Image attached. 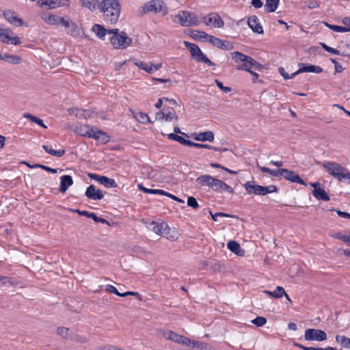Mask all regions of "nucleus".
<instances>
[{
	"instance_id": "nucleus-1",
	"label": "nucleus",
	"mask_w": 350,
	"mask_h": 350,
	"mask_svg": "<svg viewBox=\"0 0 350 350\" xmlns=\"http://www.w3.org/2000/svg\"><path fill=\"white\" fill-rule=\"evenodd\" d=\"M103 19L110 25L116 24L120 14L121 5L118 0H103L99 5Z\"/></svg>"
},
{
	"instance_id": "nucleus-2",
	"label": "nucleus",
	"mask_w": 350,
	"mask_h": 350,
	"mask_svg": "<svg viewBox=\"0 0 350 350\" xmlns=\"http://www.w3.org/2000/svg\"><path fill=\"white\" fill-rule=\"evenodd\" d=\"M231 57L235 63H241L237 66V70H238L250 71V69H253L257 71H262L264 68L262 65L259 64L252 57L241 52H232L231 53Z\"/></svg>"
},
{
	"instance_id": "nucleus-3",
	"label": "nucleus",
	"mask_w": 350,
	"mask_h": 350,
	"mask_svg": "<svg viewBox=\"0 0 350 350\" xmlns=\"http://www.w3.org/2000/svg\"><path fill=\"white\" fill-rule=\"evenodd\" d=\"M257 167L262 172L265 173H268L273 176L278 177L279 176H282L286 180L291 182L299 183L302 185H306L305 181L300 178L299 174L292 170L285 168H279L278 170H271L267 167L260 166V165H256Z\"/></svg>"
},
{
	"instance_id": "nucleus-4",
	"label": "nucleus",
	"mask_w": 350,
	"mask_h": 350,
	"mask_svg": "<svg viewBox=\"0 0 350 350\" xmlns=\"http://www.w3.org/2000/svg\"><path fill=\"white\" fill-rule=\"evenodd\" d=\"M75 132L83 137L100 140L104 144H106L109 141V137L106 133L100 129L94 130L92 127L87 124L76 125Z\"/></svg>"
},
{
	"instance_id": "nucleus-5",
	"label": "nucleus",
	"mask_w": 350,
	"mask_h": 350,
	"mask_svg": "<svg viewBox=\"0 0 350 350\" xmlns=\"http://www.w3.org/2000/svg\"><path fill=\"white\" fill-rule=\"evenodd\" d=\"M323 167L326 172L339 181L348 180L350 183V172L347 168L335 161H325Z\"/></svg>"
},
{
	"instance_id": "nucleus-6",
	"label": "nucleus",
	"mask_w": 350,
	"mask_h": 350,
	"mask_svg": "<svg viewBox=\"0 0 350 350\" xmlns=\"http://www.w3.org/2000/svg\"><path fill=\"white\" fill-rule=\"evenodd\" d=\"M109 34H111L109 40L114 49H124L132 44V39L127 36L126 32H120L119 29H111L109 31Z\"/></svg>"
},
{
	"instance_id": "nucleus-7",
	"label": "nucleus",
	"mask_w": 350,
	"mask_h": 350,
	"mask_svg": "<svg viewBox=\"0 0 350 350\" xmlns=\"http://www.w3.org/2000/svg\"><path fill=\"white\" fill-rule=\"evenodd\" d=\"M150 228L157 234L165 237L169 240L177 239V232L175 228H170L168 224L164 221L161 223L152 221L150 224Z\"/></svg>"
},
{
	"instance_id": "nucleus-8",
	"label": "nucleus",
	"mask_w": 350,
	"mask_h": 350,
	"mask_svg": "<svg viewBox=\"0 0 350 350\" xmlns=\"http://www.w3.org/2000/svg\"><path fill=\"white\" fill-rule=\"evenodd\" d=\"M304 338L306 340L323 341L327 340V334L321 329L309 328L305 331Z\"/></svg>"
},
{
	"instance_id": "nucleus-9",
	"label": "nucleus",
	"mask_w": 350,
	"mask_h": 350,
	"mask_svg": "<svg viewBox=\"0 0 350 350\" xmlns=\"http://www.w3.org/2000/svg\"><path fill=\"white\" fill-rule=\"evenodd\" d=\"M144 12H161L163 10L167 11L165 3L161 0H151L145 3L143 6Z\"/></svg>"
},
{
	"instance_id": "nucleus-10",
	"label": "nucleus",
	"mask_w": 350,
	"mask_h": 350,
	"mask_svg": "<svg viewBox=\"0 0 350 350\" xmlns=\"http://www.w3.org/2000/svg\"><path fill=\"white\" fill-rule=\"evenodd\" d=\"M243 187L250 195L265 196V186L256 185L254 180L246 182Z\"/></svg>"
},
{
	"instance_id": "nucleus-11",
	"label": "nucleus",
	"mask_w": 350,
	"mask_h": 350,
	"mask_svg": "<svg viewBox=\"0 0 350 350\" xmlns=\"http://www.w3.org/2000/svg\"><path fill=\"white\" fill-rule=\"evenodd\" d=\"M203 22L206 25H211L214 28H222L224 26V22L217 13H211L208 14V17H203Z\"/></svg>"
},
{
	"instance_id": "nucleus-12",
	"label": "nucleus",
	"mask_w": 350,
	"mask_h": 350,
	"mask_svg": "<svg viewBox=\"0 0 350 350\" xmlns=\"http://www.w3.org/2000/svg\"><path fill=\"white\" fill-rule=\"evenodd\" d=\"M4 18L11 25L15 27H21L23 25V21L18 18L16 13L12 10H5L3 12Z\"/></svg>"
},
{
	"instance_id": "nucleus-13",
	"label": "nucleus",
	"mask_w": 350,
	"mask_h": 350,
	"mask_svg": "<svg viewBox=\"0 0 350 350\" xmlns=\"http://www.w3.org/2000/svg\"><path fill=\"white\" fill-rule=\"evenodd\" d=\"M310 185L312 187H314L312 195L316 199L325 202H327L330 200L329 195L327 193L324 189L321 187L319 183H312Z\"/></svg>"
},
{
	"instance_id": "nucleus-14",
	"label": "nucleus",
	"mask_w": 350,
	"mask_h": 350,
	"mask_svg": "<svg viewBox=\"0 0 350 350\" xmlns=\"http://www.w3.org/2000/svg\"><path fill=\"white\" fill-rule=\"evenodd\" d=\"M209 43L212 44L213 46L224 51H230L234 48L233 44L230 41L224 40L215 36L209 38Z\"/></svg>"
},
{
	"instance_id": "nucleus-15",
	"label": "nucleus",
	"mask_w": 350,
	"mask_h": 350,
	"mask_svg": "<svg viewBox=\"0 0 350 350\" xmlns=\"http://www.w3.org/2000/svg\"><path fill=\"white\" fill-rule=\"evenodd\" d=\"M213 183L212 189L217 193H221L223 191L230 193H234L233 189L220 179L215 178Z\"/></svg>"
},
{
	"instance_id": "nucleus-16",
	"label": "nucleus",
	"mask_w": 350,
	"mask_h": 350,
	"mask_svg": "<svg viewBox=\"0 0 350 350\" xmlns=\"http://www.w3.org/2000/svg\"><path fill=\"white\" fill-rule=\"evenodd\" d=\"M41 6H46L49 9H55L63 6H69V0H42Z\"/></svg>"
},
{
	"instance_id": "nucleus-17",
	"label": "nucleus",
	"mask_w": 350,
	"mask_h": 350,
	"mask_svg": "<svg viewBox=\"0 0 350 350\" xmlns=\"http://www.w3.org/2000/svg\"><path fill=\"white\" fill-rule=\"evenodd\" d=\"M85 195L89 199L94 200H100L104 197L103 191L100 189H96V187L94 185H90L88 187Z\"/></svg>"
},
{
	"instance_id": "nucleus-18",
	"label": "nucleus",
	"mask_w": 350,
	"mask_h": 350,
	"mask_svg": "<svg viewBox=\"0 0 350 350\" xmlns=\"http://www.w3.org/2000/svg\"><path fill=\"white\" fill-rule=\"evenodd\" d=\"M62 26L67 28V33L73 37H77L80 35V29L77 25L70 20L62 21Z\"/></svg>"
},
{
	"instance_id": "nucleus-19",
	"label": "nucleus",
	"mask_w": 350,
	"mask_h": 350,
	"mask_svg": "<svg viewBox=\"0 0 350 350\" xmlns=\"http://www.w3.org/2000/svg\"><path fill=\"white\" fill-rule=\"evenodd\" d=\"M247 25L254 32L259 34L263 33L262 27L258 22V18L256 15H252L248 18Z\"/></svg>"
},
{
	"instance_id": "nucleus-20",
	"label": "nucleus",
	"mask_w": 350,
	"mask_h": 350,
	"mask_svg": "<svg viewBox=\"0 0 350 350\" xmlns=\"http://www.w3.org/2000/svg\"><path fill=\"white\" fill-rule=\"evenodd\" d=\"M214 178H215L211 175L204 174L198 177L196 180V182L197 185L200 187H207L209 189H212Z\"/></svg>"
},
{
	"instance_id": "nucleus-21",
	"label": "nucleus",
	"mask_w": 350,
	"mask_h": 350,
	"mask_svg": "<svg viewBox=\"0 0 350 350\" xmlns=\"http://www.w3.org/2000/svg\"><path fill=\"white\" fill-rule=\"evenodd\" d=\"M323 68L319 66L300 64L298 72H314V73H321Z\"/></svg>"
},
{
	"instance_id": "nucleus-22",
	"label": "nucleus",
	"mask_w": 350,
	"mask_h": 350,
	"mask_svg": "<svg viewBox=\"0 0 350 350\" xmlns=\"http://www.w3.org/2000/svg\"><path fill=\"white\" fill-rule=\"evenodd\" d=\"M73 184V180L70 175H63L60 177V187L59 191L65 193L69 187Z\"/></svg>"
},
{
	"instance_id": "nucleus-23",
	"label": "nucleus",
	"mask_w": 350,
	"mask_h": 350,
	"mask_svg": "<svg viewBox=\"0 0 350 350\" xmlns=\"http://www.w3.org/2000/svg\"><path fill=\"white\" fill-rule=\"evenodd\" d=\"M109 30L110 29H107L103 25L100 24H94L92 28V31L102 40H105V36L107 33H109Z\"/></svg>"
},
{
	"instance_id": "nucleus-24",
	"label": "nucleus",
	"mask_w": 350,
	"mask_h": 350,
	"mask_svg": "<svg viewBox=\"0 0 350 350\" xmlns=\"http://www.w3.org/2000/svg\"><path fill=\"white\" fill-rule=\"evenodd\" d=\"M227 247L234 254L243 256L245 251L241 248L240 245L235 241H230L227 243Z\"/></svg>"
},
{
	"instance_id": "nucleus-25",
	"label": "nucleus",
	"mask_w": 350,
	"mask_h": 350,
	"mask_svg": "<svg viewBox=\"0 0 350 350\" xmlns=\"http://www.w3.org/2000/svg\"><path fill=\"white\" fill-rule=\"evenodd\" d=\"M179 23L183 27H189V19L191 17V12L188 11H181L177 14Z\"/></svg>"
},
{
	"instance_id": "nucleus-26",
	"label": "nucleus",
	"mask_w": 350,
	"mask_h": 350,
	"mask_svg": "<svg viewBox=\"0 0 350 350\" xmlns=\"http://www.w3.org/2000/svg\"><path fill=\"white\" fill-rule=\"evenodd\" d=\"M194 139L196 141L212 142L214 140V134L212 131H208L198 133Z\"/></svg>"
},
{
	"instance_id": "nucleus-27",
	"label": "nucleus",
	"mask_w": 350,
	"mask_h": 350,
	"mask_svg": "<svg viewBox=\"0 0 350 350\" xmlns=\"http://www.w3.org/2000/svg\"><path fill=\"white\" fill-rule=\"evenodd\" d=\"M280 0H266L265 9L267 12H275L279 5Z\"/></svg>"
},
{
	"instance_id": "nucleus-28",
	"label": "nucleus",
	"mask_w": 350,
	"mask_h": 350,
	"mask_svg": "<svg viewBox=\"0 0 350 350\" xmlns=\"http://www.w3.org/2000/svg\"><path fill=\"white\" fill-rule=\"evenodd\" d=\"M184 45L189 50L191 55L194 59L198 53L201 51V49L199 48V46L193 43L189 42L187 41H184Z\"/></svg>"
},
{
	"instance_id": "nucleus-29",
	"label": "nucleus",
	"mask_w": 350,
	"mask_h": 350,
	"mask_svg": "<svg viewBox=\"0 0 350 350\" xmlns=\"http://www.w3.org/2000/svg\"><path fill=\"white\" fill-rule=\"evenodd\" d=\"M81 4L83 7L89 9L91 11L96 10L97 7L99 8V2L98 0H81Z\"/></svg>"
},
{
	"instance_id": "nucleus-30",
	"label": "nucleus",
	"mask_w": 350,
	"mask_h": 350,
	"mask_svg": "<svg viewBox=\"0 0 350 350\" xmlns=\"http://www.w3.org/2000/svg\"><path fill=\"white\" fill-rule=\"evenodd\" d=\"M167 138L169 139L177 142L180 143L182 145H185V146H189V144H190V142H191L190 140L185 139L182 136H180V135H178L177 134H175V133H170V134H168L167 135Z\"/></svg>"
},
{
	"instance_id": "nucleus-31",
	"label": "nucleus",
	"mask_w": 350,
	"mask_h": 350,
	"mask_svg": "<svg viewBox=\"0 0 350 350\" xmlns=\"http://www.w3.org/2000/svg\"><path fill=\"white\" fill-rule=\"evenodd\" d=\"M42 148L49 154L57 157H61L65 154V150H54L48 145H43Z\"/></svg>"
},
{
	"instance_id": "nucleus-32",
	"label": "nucleus",
	"mask_w": 350,
	"mask_h": 350,
	"mask_svg": "<svg viewBox=\"0 0 350 350\" xmlns=\"http://www.w3.org/2000/svg\"><path fill=\"white\" fill-rule=\"evenodd\" d=\"M13 31L10 28L0 27V40L3 42H8L10 35H13Z\"/></svg>"
},
{
	"instance_id": "nucleus-33",
	"label": "nucleus",
	"mask_w": 350,
	"mask_h": 350,
	"mask_svg": "<svg viewBox=\"0 0 350 350\" xmlns=\"http://www.w3.org/2000/svg\"><path fill=\"white\" fill-rule=\"evenodd\" d=\"M99 183L107 188H115L117 187V183L113 179L108 178L105 176H102Z\"/></svg>"
},
{
	"instance_id": "nucleus-34",
	"label": "nucleus",
	"mask_w": 350,
	"mask_h": 350,
	"mask_svg": "<svg viewBox=\"0 0 350 350\" xmlns=\"http://www.w3.org/2000/svg\"><path fill=\"white\" fill-rule=\"evenodd\" d=\"M194 59L196 62L204 63L209 66L215 65V64L212 62L202 51L198 53Z\"/></svg>"
},
{
	"instance_id": "nucleus-35",
	"label": "nucleus",
	"mask_w": 350,
	"mask_h": 350,
	"mask_svg": "<svg viewBox=\"0 0 350 350\" xmlns=\"http://www.w3.org/2000/svg\"><path fill=\"white\" fill-rule=\"evenodd\" d=\"M163 336L169 340L178 342V340L181 338V335L176 334L171 330H165L163 333Z\"/></svg>"
},
{
	"instance_id": "nucleus-36",
	"label": "nucleus",
	"mask_w": 350,
	"mask_h": 350,
	"mask_svg": "<svg viewBox=\"0 0 350 350\" xmlns=\"http://www.w3.org/2000/svg\"><path fill=\"white\" fill-rule=\"evenodd\" d=\"M134 64L139 68L145 70L148 73H151V66H150V62H146L139 59H135Z\"/></svg>"
},
{
	"instance_id": "nucleus-37",
	"label": "nucleus",
	"mask_w": 350,
	"mask_h": 350,
	"mask_svg": "<svg viewBox=\"0 0 350 350\" xmlns=\"http://www.w3.org/2000/svg\"><path fill=\"white\" fill-rule=\"evenodd\" d=\"M21 58L16 55L4 54L3 61L12 64H18L21 62Z\"/></svg>"
},
{
	"instance_id": "nucleus-38",
	"label": "nucleus",
	"mask_w": 350,
	"mask_h": 350,
	"mask_svg": "<svg viewBox=\"0 0 350 350\" xmlns=\"http://www.w3.org/2000/svg\"><path fill=\"white\" fill-rule=\"evenodd\" d=\"M62 21H65V18L51 14V15L48 16L46 23L53 25H57L59 24L62 25Z\"/></svg>"
},
{
	"instance_id": "nucleus-39",
	"label": "nucleus",
	"mask_w": 350,
	"mask_h": 350,
	"mask_svg": "<svg viewBox=\"0 0 350 350\" xmlns=\"http://www.w3.org/2000/svg\"><path fill=\"white\" fill-rule=\"evenodd\" d=\"M136 120L141 124H147L152 122L150 120L148 115L143 112H137L135 116Z\"/></svg>"
},
{
	"instance_id": "nucleus-40",
	"label": "nucleus",
	"mask_w": 350,
	"mask_h": 350,
	"mask_svg": "<svg viewBox=\"0 0 350 350\" xmlns=\"http://www.w3.org/2000/svg\"><path fill=\"white\" fill-rule=\"evenodd\" d=\"M23 116L25 118L29 120L31 122H34L43 128H46V126L44 124L43 120H41L40 118L34 116L30 113H25Z\"/></svg>"
},
{
	"instance_id": "nucleus-41",
	"label": "nucleus",
	"mask_w": 350,
	"mask_h": 350,
	"mask_svg": "<svg viewBox=\"0 0 350 350\" xmlns=\"http://www.w3.org/2000/svg\"><path fill=\"white\" fill-rule=\"evenodd\" d=\"M189 146L195 147V148H206V149L213 150H219V148H216L215 147L212 146L208 144H198V143L193 142L191 141L190 142Z\"/></svg>"
},
{
	"instance_id": "nucleus-42",
	"label": "nucleus",
	"mask_w": 350,
	"mask_h": 350,
	"mask_svg": "<svg viewBox=\"0 0 350 350\" xmlns=\"http://www.w3.org/2000/svg\"><path fill=\"white\" fill-rule=\"evenodd\" d=\"M165 118L164 120L167 122L172 121V120H178V118L174 110L172 109L171 110L167 111L164 112Z\"/></svg>"
},
{
	"instance_id": "nucleus-43",
	"label": "nucleus",
	"mask_w": 350,
	"mask_h": 350,
	"mask_svg": "<svg viewBox=\"0 0 350 350\" xmlns=\"http://www.w3.org/2000/svg\"><path fill=\"white\" fill-rule=\"evenodd\" d=\"M252 323L257 327H262L267 323V319L263 317H257L252 321Z\"/></svg>"
},
{
	"instance_id": "nucleus-44",
	"label": "nucleus",
	"mask_w": 350,
	"mask_h": 350,
	"mask_svg": "<svg viewBox=\"0 0 350 350\" xmlns=\"http://www.w3.org/2000/svg\"><path fill=\"white\" fill-rule=\"evenodd\" d=\"M57 332L59 335L64 338H68L70 336V329L67 327H58L57 329Z\"/></svg>"
},
{
	"instance_id": "nucleus-45",
	"label": "nucleus",
	"mask_w": 350,
	"mask_h": 350,
	"mask_svg": "<svg viewBox=\"0 0 350 350\" xmlns=\"http://www.w3.org/2000/svg\"><path fill=\"white\" fill-rule=\"evenodd\" d=\"M209 213L211 215L213 220H214L215 221H217V217H234V215H230L228 213H221V212H217V213H215V214H213L211 211H209Z\"/></svg>"
},
{
	"instance_id": "nucleus-46",
	"label": "nucleus",
	"mask_w": 350,
	"mask_h": 350,
	"mask_svg": "<svg viewBox=\"0 0 350 350\" xmlns=\"http://www.w3.org/2000/svg\"><path fill=\"white\" fill-rule=\"evenodd\" d=\"M322 48L329 52V53H333V54H335V55H340V51H338V49H334L331 46H327L326 44L323 43V42H321L320 43Z\"/></svg>"
},
{
	"instance_id": "nucleus-47",
	"label": "nucleus",
	"mask_w": 350,
	"mask_h": 350,
	"mask_svg": "<svg viewBox=\"0 0 350 350\" xmlns=\"http://www.w3.org/2000/svg\"><path fill=\"white\" fill-rule=\"evenodd\" d=\"M284 294H285L284 288L281 286H277L276 288L273 291V297L277 299L281 298Z\"/></svg>"
},
{
	"instance_id": "nucleus-48",
	"label": "nucleus",
	"mask_w": 350,
	"mask_h": 350,
	"mask_svg": "<svg viewBox=\"0 0 350 350\" xmlns=\"http://www.w3.org/2000/svg\"><path fill=\"white\" fill-rule=\"evenodd\" d=\"M33 167H37V168H41L48 172H51L52 174H56L57 172V169L52 168L49 166L42 165V164H34Z\"/></svg>"
},
{
	"instance_id": "nucleus-49",
	"label": "nucleus",
	"mask_w": 350,
	"mask_h": 350,
	"mask_svg": "<svg viewBox=\"0 0 350 350\" xmlns=\"http://www.w3.org/2000/svg\"><path fill=\"white\" fill-rule=\"evenodd\" d=\"M187 205L194 209L199 208V204L194 197L190 196L187 198Z\"/></svg>"
},
{
	"instance_id": "nucleus-50",
	"label": "nucleus",
	"mask_w": 350,
	"mask_h": 350,
	"mask_svg": "<svg viewBox=\"0 0 350 350\" xmlns=\"http://www.w3.org/2000/svg\"><path fill=\"white\" fill-rule=\"evenodd\" d=\"M105 291L113 293L119 297H122V293H120L115 286L110 284H107L105 286Z\"/></svg>"
},
{
	"instance_id": "nucleus-51",
	"label": "nucleus",
	"mask_w": 350,
	"mask_h": 350,
	"mask_svg": "<svg viewBox=\"0 0 350 350\" xmlns=\"http://www.w3.org/2000/svg\"><path fill=\"white\" fill-rule=\"evenodd\" d=\"M217 86L221 90H222L223 92H224L225 93H229L232 91V88L230 87H228V86H224L223 85V83L219 81V80L217 79H215V81Z\"/></svg>"
},
{
	"instance_id": "nucleus-52",
	"label": "nucleus",
	"mask_w": 350,
	"mask_h": 350,
	"mask_svg": "<svg viewBox=\"0 0 350 350\" xmlns=\"http://www.w3.org/2000/svg\"><path fill=\"white\" fill-rule=\"evenodd\" d=\"M0 283L2 285H6L7 284H13V278L8 276H1L0 275Z\"/></svg>"
},
{
	"instance_id": "nucleus-53",
	"label": "nucleus",
	"mask_w": 350,
	"mask_h": 350,
	"mask_svg": "<svg viewBox=\"0 0 350 350\" xmlns=\"http://www.w3.org/2000/svg\"><path fill=\"white\" fill-rule=\"evenodd\" d=\"M91 218L96 222V223H102V224H106L107 225L109 226V221L102 217H98L94 213H93Z\"/></svg>"
},
{
	"instance_id": "nucleus-54",
	"label": "nucleus",
	"mask_w": 350,
	"mask_h": 350,
	"mask_svg": "<svg viewBox=\"0 0 350 350\" xmlns=\"http://www.w3.org/2000/svg\"><path fill=\"white\" fill-rule=\"evenodd\" d=\"M4 43L11 44L14 45H18L21 43L20 38L17 36H12L10 35V39L8 42H5Z\"/></svg>"
},
{
	"instance_id": "nucleus-55",
	"label": "nucleus",
	"mask_w": 350,
	"mask_h": 350,
	"mask_svg": "<svg viewBox=\"0 0 350 350\" xmlns=\"http://www.w3.org/2000/svg\"><path fill=\"white\" fill-rule=\"evenodd\" d=\"M278 187L274 185L265 186V195H267L268 193L278 192Z\"/></svg>"
},
{
	"instance_id": "nucleus-56",
	"label": "nucleus",
	"mask_w": 350,
	"mask_h": 350,
	"mask_svg": "<svg viewBox=\"0 0 350 350\" xmlns=\"http://www.w3.org/2000/svg\"><path fill=\"white\" fill-rule=\"evenodd\" d=\"M189 26H196L200 23V21L196 16L191 12V17L189 19Z\"/></svg>"
},
{
	"instance_id": "nucleus-57",
	"label": "nucleus",
	"mask_w": 350,
	"mask_h": 350,
	"mask_svg": "<svg viewBox=\"0 0 350 350\" xmlns=\"http://www.w3.org/2000/svg\"><path fill=\"white\" fill-rule=\"evenodd\" d=\"M347 338L345 336L342 335H336V340L337 342L341 345L342 347L345 348V343L347 342Z\"/></svg>"
},
{
	"instance_id": "nucleus-58",
	"label": "nucleus",
	"mask_w": 350,
	"mask_h": 350,
	"mask_svg": "<svg viewBox=\"0 0 350 350\" xmlns=\"http://www.w3.org/2000/svg\"><path fill=\"white\" fill-rule=\"evenodd\" d=\"M247 72H250L252 75V82L254 83L262 82L261 80H258L259 75L254 70H253L252 69H250V71H247Z\"/></svg>"
},
{
	"instance_id": "nucleus-59",
	"label": "nucleus",
	"mask_w": 350,
	"mask_h": 350,
	"mask_svg": "<svg viewBox=\"0 0 350 350\" xmlns=\"http://www.w3.org/2000/svg\"><path fill=\"white\" fill-rule=\"evenodd\" d=\"M342 22L345 25L347 26V27H344L345 29H346L345 33L349 32L350 31V17H345L342 19Z\"/></svg>"
},
{
	"instance_id": "nucleus-60",
	"label": "nucleus",
	"mask_w": 350,
	"mask_h": 350,
	"mask_svg": "<svg viewBox=\"0 0 350 350\" xmlns=\"http://www.w3.org/2000/svg\"><path fill=\"white\" fill-rule=\"evenodd\" d=\"M149 194H159L161 196H165L166 193V191L162 189H149L148 191Z\"/></svg>"
},
{
	"instance_id": "nucleus-61",
	"label": "nucleus",
	"mask_w": 350,
	"mask_h": 350,
	"mask_svg": "<svg viewBox=\"0 0 350 350\" xmlns=\"http://www.w3.org/2000/svg\"><path fill=\"white\" fill-rule=\"evenodd\" d=\"M330 29L333 30L336 32H340V33H345V30L343 26H338L336 25H332V26L330 27Z\"/></svg>"
},
{
	"instance_id": "nucleus-62",
	"label": "nucleus",
	"mask_w": 350,
	"mask_h": 350,
	"mask_svg": "<svg viewBox=\"0 0 350 350\" xmlns=\"http://www.w3.org/2000/svg\"><path fill=\"white\" fill-rule=\"evenodd\" d=\"M306 5L308 8L310 9L316 8L319 6V4L317 1H308L306 2Z\"/></svg>"
},
{
	"instance_id": "nucleus-63",
	"label": "nucleus",
	"mask_w": 350,
	"mask_h": 350,
	"mask_svg": "<svg viewBox=\"0 0 350 350\" xmlns=\"http://www.w3.org/2000/svg\"><path fill=\"white\" fill-rule=\"evenodd\" d=\"M177 343L183 344L187 346H189L191 344V340L189 338L181 336V338L178 340Z\"/></svg>"
},
{
	"instance_id": "nucleus-64",
	"label": "nucleus",
	"mask_w": 350,
	"mask_h": 350,
	"mask_svg": "<svg viewBox=\"0 0 350 350\" xmlns=\"http://www.w3.org/2000/svg\"><path fill=\"white\" fill-rule=\"evenodd\" d=\"M307 350H336V349L334 347H328L327 348L308 347Z\"/></svg>"
}]
</instances>
